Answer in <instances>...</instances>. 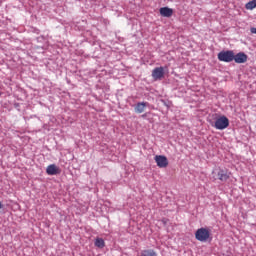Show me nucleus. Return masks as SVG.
I'll list each match as a JSON object with an SVG mask.
<instances>
[{"label":"nucleus","mask_w":256,"mask_h":256,"mask_svg":"<svg viewBox=\"0 0 256 256\" xmlns=\"http://www.w3.org/2000/svg\"><path fill=\"white\" fill-rule=\"evenodd\" d=\"M140 256H157V252L153 249L143 250Z\"/></svg>","instance_id":"f8f14e48"},{"label":"nucleus","mask_w":256,"mask_h":256,"mask_svg":"<svg viewBox=\"0 0 256 256\" xmlns=\"http://www.w3.org/2000/svg\"><path fill=\"white\" fill-rule=\"evenodd\" d=\"M250 31H251V33L256 35V28H251Z\"/></svg>","instance_id":"4468645a"},{"label":"nucleus","mask_w":256,"mask_h":256,"mask_svg":"<svg viewBox=\"0 0 256 256\" xmlns=\"http://www.w3.org/2000/svg\"><path fill=\"white\" fill-rule=\"evenodd\" d=\"M154 160L160 169H165V167L169 166V160L164 155H156Z\"/></svg>","instance_id":"20e7f679"},{"label":"nucleus","mask_w":256,"mask_h":256,"mask_svg":"<svg viewBox=\"0 0 256 256\" xmlns=\"http://www.w3.org/2000/svg\"><path fill=\"white\" fill-rule=\"evenodd\" d=\"M218 59L224 63H231L235 59V53L231 50L221 51L218 54Z\"/></svg>","instance_id":"f03ea898"},{"label":"nucleus","mask_w":256,"mask_h":256,"mask_svg":"<svg viewBox=\"0 0 256 256\" xmlns=\"http://www.w3.org/2000/svg\"><path fill=\"white\" fill-rule=\"evenodd\" d=\"M195 237L197 241L205 243V241H208L209 237H211V233L207 228H199L195 233Z\"/></svg>","instance_id":"f257e3e1"},{"label":"nucleus","mask_w":256,"mask_h":256,"mask_svg":"<svg viewBox=\"0 0 256 256\" xmlns=\"http://www.w3.org/2000/svg\"><path fill=\"white\" fill-rule=\"evenodd\" d=\"M2 207H3V204L0 202V209H2Z\"/></svg>","instance_id":"2eb2a0df"},{"label":"nucleus","mask_w":256,"mask_h":256,"mask_svg":"<svg viewBox=\"0 0 256 256\" xmlns=\"http://www.w3.org/2000/svg\"><path fill=\"white\" fill-rule=\"evenodd\" d=\"M94 245L98 247V249H103V247H105V240H103V238H96Z\"/></svg>","instance_id":"9b49d317"},{"label":"nucleus","mask_w":256,"mask_h":256,"mask_svg":"<svg viewBox=\"0 0 256 256\" xmlns=\"http://www.w3.org/2000/svg\"><path fill=\"white\" fill-rule=\"evenodd\" d=\"M256 7V0H252L248 3H246L245 5V8L248 10V11H253V9H255Z\"/></svg>","instance_id":"ddd939ff"},{"label":"nucleus","mask_w":256,"mask_h":256,"mask_svg":"<svg viewBox=\"0 0 256 256\" xmlns=\"http://www.w3.org/2000/svg\"><path fill=\"white\" fill-rule=\"evenodd\" d=\"M233 61H235V63H247V54L243 53V52H239L238 54H234V58Z\"/></svg>","instance_id":"0eeeda50"},{"label":"nucleus","mask_w":256,"mask_h":256,"mask_svg":"<svg viewBox=\"0 0 256 256\" xmlns=\"http://www.w3.org/2000/svg\"><path fill=\"white\" fill-rule=\"evenodd\" d=\"M214 127L219 131L227 129V127H229V118H227V116H221L220 118L216 119Z\"/></svg>","instance_id":"7ed1b4c3"},{"label":"nucleus","mask_w":256,"mask_h":256,"mask_svg":"<svg viewBox=\"0 0 256 256\" xmlns=\"http://www.w3.org/2000/svg\"><path fill=\"white\" fill-rule=\"evenodd\" d=\"M229 177H230V174L225 170H220L218 172V179L220 181H227V179H229Z\"/></svg>","instance_id":"9d476101"},{"label":"nucleus","mask_w":256,"mask_h":256,"mask_svg":"<svg viewBox=\"0 0 256 256\" xmlns=\"http://www.w3.org/2000/svg\"><path fill=\"white\" fill-rule=\"evenodd\" d=\"M47 175H60L61 174V168L55 164H50L46 168Z\"/></svg>","instance_id":"423d86ee"},{"label":"nucleus","mask_w":256,"mask_h":256,"mask_svg":"<svg viewBox=\"0 0 256 256\" xmlns=\"http://www.w3.org/2000/svg\"><path fill=\"white\" fill-rule=\"evenodd\" d=\"M145 107H147L146 102H139L136 104L134 111H135V113H143L145 111Z\"/></svg>","instance_id":"1a4fd4ad"},{"label":"nucleus","mask_w":256,"mask_h":256,"mask_svg":"<svg viewBox=\"0 0 256 256\" xmlns=\"http://www.w3.org/2000/svg\"><path fill=\"white\" fill-rule=\"evenodd\" d=\"M160 15L162 17H172L173 9H171L169 7H162V8H160Z\"/></svg>","instance_id":"6e6552de"},{"label":"nucleus","mask_w":256,"mask_h":256,"mask_svg":"<svg viewBox=\"0 0 256 256\" xmlns=\"http://www.w3.org/2000/svg\"><path fill=\"white\" fill-rule=\"evenodd\" d=\"M152 77L154 81H161L165 77V69L163 67H156L152 71Z\"/></svg>","instance_id":"39448f33"}]
</instances>
